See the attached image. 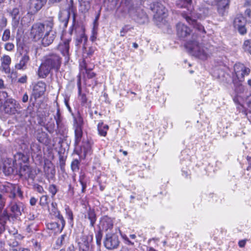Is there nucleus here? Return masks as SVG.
Returning a JSON list of instances; mask_svg holds the SVG:
<instances>
[{
	"mask_svg": "<svg viewBox=\"0 0 251 251\" xmlns=\"http://www.w3.org/2000/svg\"><path fill=\"white\" fill-rule=\"evenodd\" d=\"M59 251H75V250L74 245H71L68 247L66 251L64 249H61Z\"/></svg>",
	"mask_w": 251,
	"mask_h": 251,
	"instance_id": "64",
	"label": "nucleus"
},
{
	"mask_svg": "<svg viewBox=\"0 0 251 251\" xmlns=\"http://www.w3.org/2000/svg\"><path fill=\"white\" fill-rule=\"evenodd\" d=\"M23 148H24V152H17L16 154H15L14 156V160L13 161L16 165L19 164L20 166H22V164L23 163H27L29 161V155L28 154V149L27 145L24 143L23 146L22 147V149Z\"/></svg>",
	"mask_w": 251,
	"mask_h": 251,
	"instance_id": "9",
	"label": "nucleus"
},
{
	"mask_svg": "<svg viewBox=\"0 0 251 251\" xmlns=\"http://www.w3.org/2000/svg\"><path fill=\"white\" fill-rule=\"evenodd\" d=\"M80 6L82 11H87L90 8V4L89 1H81L80 2Z\"/></svg>",
	"mask_w": 251,
	"mask_h": 251,
	"instance_id": "39",
	"label": "nucleus"
},
{
	"mask_svg": "<svg viewBox=\"0 0 251 251\" xmlns=\"http://www.w3.org/2000/svg\"><path fill=\"white\" fill-rule=\"evenodd\" d=\"M228 8H222L221 7H217L218 12L220 15L224 16L225 15L226 13V10Z\"/></svg>",
	"mask_w": 251,
	"mask_h": 251,
	"instance_id": "57",
	"label": "nucleus"
},
{
	"mask_svg": "<svg viewBox=\"0 0 251 251\" xmlns=\"http://www.w3.org/2000/svg\"><path fill=\"white\" fill-rule=\"evenodd\" d=\"M11 99V98H8V95L7 92L5 91L0 92V104H3L7 101V100Z\"/></svg>",
	"mask_w": 251,
	"mask_h": 251,
	"instance_id": "38",
	"label": "nucleus"
},
{
	"mask_svg": "<svg viewBox=\"0 0 251 251\" xmlns=\"http://www.w3.org/2000/svg\"><path fill=\"white\" fill-rule=\"evenodd\" d=\"M16 193H17L18 196L21 199L23 198V193L21 190V188L18 185H16Z\"/></svg>",
	"mask_w": 251,
	"mask_h": 251,
	"instance_id": "60",
	"label": "nucleus"
},
{
	"mask_svg": "<svg viewBox=\"0 0 251 251\" xmlns=\"http://www.w3.org/2000/svg\"><path fill=\"white\" fill-rule=\"evenodd\" d=\"M19 9L18 8H14L10 12V15L12 18V25L14 28H16L18 26L19 23Z\"/></svg>",
	"mask_w": 251,
	"mask_h": 251,
	"instance_id": "27",
	"label": "nucleus"
},
{
	"mask_svg": "<svg viewBox=\"0 0 251 251\" xmlns=\"http://www.w3.org/2000/svg\"><path fill=\"white\" fill-rule=\"evenodd\" d=\"M246 20L241 14L237 15L234 20V26L237 29L241 35H244L247 33V29L245 27Z\"/></svg>",
	"mask_w": 251,
	"mask_h": 251,
	"instance_id": "11",
	"label": "nucleus"
},
{
	"mask_svg": "<svg viewBox=\"0 0 251 251\" xmlns=\"http://www.w3.org/2000/svg\"><path fill=\"white\" fill-rule=\"evenodd\" d=\"M84 218L89 221L90 226L94 227L97 219L95 210L89 207L84 215Z\"/></svg>",
	"mask_w": 251,
	"mask_h": 251,
	"instance_id": "23",
	"label": "nucleus"
},
{
	"mask_svg": "<svg viewBox=\"0 0 251 251\" xmlns=\"http://www.w3.org/2000/svg\"><path fill=\"white\" fill-rule=\"evenodd\" d=\"M92 143L91 141L87 140L82 142L81 146V150L85 155L90 154L91 153V147Z\"/></svg>",
	"mask_w": 251,
	"mask_h": 251,
	"instance_id": "29",
	"label": "nucleus"
},
{
	"mask_svg": "<svg viewBox=\"0 0 251 251\" xmlns=\"http://www.w3.org/2000/svg\"><path fill=\"white\" fill-rule=\"evenodd\" d=\"M44 171L48 180L53 179L55 174V170L52 164L50 163H45L44 167Z\"/></svg>",
	"mask_w": 251,
	"mask_h": 251,
	"instance_id": "24",
	"label": "nucleus"
},
{
	"mask_svg": "<svg viewBox=\"0 0 251 251\" xmlns=\"http://www.w3.org/2000/svg\"><path fill=\"white\" fill-rule=\"evenodd\" d=\"M79 161L77 159L74 160L71 163V168L74 172L79 170Z\"/></svg>",
	"mask_w": 251,
	"mask_h": 251,
	"instance_id": "48",
	"label": "nucleus"
},
{
	"mask_svg": "<svg viewBox=\"0 0 251 251\" xmlns=\"http://www.w3.org/2000/svg\"><path fill=\"white\" fill-rule=\"evenodd\" d=\"M211 13V11L208 8L204 7L200 8L198 12L199 17L200 18H205L210 15Z\"/></svg>",
	"mask_w": 251,
	"mask_h": 251,
	"instance_id": "32",
	"label": "nucleus"
},
{
	"mask_svg": "<svg viewBox=\"0 0 251 251\" xmlns=\"http://www.w3.org/2000/svg\"><path fill=\"white\" fill-rule=\"evenodd\" d=\"M71 39H65L62 40V42L60 43L58 46V50L61 52L62 55L69 60L70 56V42Z\"/></svg>",
	"mask_w": 251,
	"mask_h": 251,
	"instance_id": "17",
	"label": "nucleus"
},
{
	"mask_svg": "<svg viewBox=\"0 0 251 251\" xmlns=\"http://www.w3.org/2000/svg\"><path fill=\"white\" fill-rule=\"evenodd\" d=\"M234 71L236 77L239 80L242 81L244 79L245 75H248L250 72V70L248 68L245 67L243 65L234 67Z\"/></svg>",
	"mask_w": 251,
	"mask_h": 251,
	"instance_id": "22",
	"label": "nucleus"
},
{
	"mask_svg": "<svg viewBox=\"0 0 251 251\" xmlns=\"http://www.w3.org/2000/svg\"><path fill=\"white\" fill-rule=\"evenodd\" d=\"M53 216L58 219V223H59L60 224L62 225V227L65 226V221L63 216L61 214L60 212L57 213L56 215H54Z\"/></svg>",
	"mask_w": 251,
	"mask_h": 251,
	"instance_id": "45",
	"label": "nucleus"
},
{
	"mask_svg": "<svg viewBox=\"0 0 251 251\" xmlns=\"http://www.w3.org/2000/svg\"><path fill=\"white\" fill-rule=\"evenodd\" d=\"M67 129L60 124L59 126H57V133L60 135L62 137L65 138L67 137Z\"/></svg>",
	"mask_w": 251,
	"mask_h": 251,
	"instance_id": "34",
	"label": "nucleus"
},
{
	"mask_svg": "<svg viewBox=\"0 0 251 251\" xmlns=\"http://www.w3.org/2000/svg\"><path fill=\"white\" fill-rule=\"evenodd\" d=\"M6 201L5 194L0 193V205L4 206Z\"/></svg>",
	"mask_w": 251,
	"mask_h": 251,
	"instance_id": "58",
	"label": "nucleus"
},
{
	"mask_svg": "<svg viewBox=\"0 0 251 251\" xmlns=\"http://www.w3.org/2000/svg\"><path fill=\"white\" fill-rule=\"evenodd\" d=\"M109 128L108 126L104 125L103 122L99 123L98 125V130L99 134L100 136H105L107 134V131Z\"/></svg>",
	"mask_w": 251,
	"mask_h": 251,
	"instance_id": "31",
	"label": "nucleus"
},
{
	"mask_svg": "<svg viewBox=\"0 0 251 251\" xmlns=\"http://www.w3.org/2000/svg\"><path fill=\"white\" fill-rule=\"evenodd\" d=\"M81 30L82 31L79 36L77 37L75 39L76 46H79L81 44L84 45L87 41V37L85 35L82 28H81Z\"/></svg>",
	"mask_w": 251,
	"mask_h": 251,
	"instance_id": "30",
	"label": "nucleus"
},
{
	"mask_svg": "<svg viewBox=\"0 0 251 251\" xmlns=\"http://www.w3.org/2000/svg\"><path fill=\"white\" fill-rule=\"evenodd\" d=\"M199 41V38L197 40L194 39L189 41L186 43L185 47L192 55L201 59L205 60L209 56L211 51L208 48L200 44Z\"/></svg>",
	"mask_w": 251,
	"mask_h": 251,
	"instance_id": "2",
	"label": "nucleus"
},
{
	"mask_svg": "<svg viewBox=\"0 0 251 251\" xmlns=\"http://www.w3.org/2000/svg\"><path fill=\"white\" fill-rule=\"evenodd\" d=\"M229 0H220L217 3V7L228 8Z\"/></svg>",
	"mask_w": 251,
	"mask_h": 251,
	"instance_id": "46",
	"label": "nucleus"
},
{
	"mask_svg": "<svg viewBox=\"0 0 251 251\" xmlns=\"http://www.w3.org/2000/svg\"><path fill=\"white\" fill-rule=\"evenodd\" d=\"M49 191L51 194V197L53 198L58 191V189L56 185L54 184H51L49 186Z\"/></svg>",
	"mask_w": 251,
	"mask_h": 251,
	"instance_id": "49",
	"label": "nucleus"
},
{
	"mask_svg": "<svg viewBox=\"0 0 251 251\" xmlns=\"http://www.w3.org/2000/svg\"><path fill=\"white\" fill-rule=\"evenodd\" d=\"M74 121L75 145H78L80 143L83 135L82 121L80 118L78 120L75 119Z\"/></svg>",
	"mask_w": 251,
	"mask_h": 251,
	"instance_id": "14",
	"label": "nucleus"
},
{
	"mask_svg": "<svg viewBox=\"0 0 251 251\" xmlns=\"http://www.w3.org/2000/svg\"><path fill=\"white\" fill-rule=\"evenodd\" d=\"M9 245L11 247H16L19 245V243L15 240H10L8 243Z\"/></svg>",
	"mask_w": 251,
	"mask_h": 251,
	"instance_id": "61",
	"label": "nucleus"
},
{
	"mask_svg": "<svg viewBox=\"0 0 251 251\" xmlns=\"http://www.w3.org/2000/svg\"><path fill=\"white\" fill-rule=\"evenodd\" d=\"M19 104L13 99H8L2 104L4 112L9 115H14L17 112Z\"/></svg>",
	"mask_w": 251,
	"mask_h": 251,
	"instance_id": "13",
	"label": "nucleus"
},
{
	"mask_svg": "<svg viewBox=\"0 0 251 251\" xmlns=\"http://www.w3.org/2000/svg\"><path fill=\"white\" fill-rule=\"evenodd\" d=\"M66 237V234H63L60 237H58L56 241V246L57 248L61 247L64 243L65 238Z\"/></svg>",
	"mask_w": 251,
	"mask_h": 251,
	"instance_id": "43",
	"label": "nucleus"
},
{
	"mask_svg": "<svg viewBox=\"0 0 251 251\" xmlns=\"http://www.w3.org/2000/svg\"><path fill=\"white\" fill-rule=\"evenodd\" d=\"M77 86L78 89V94L80 96V100L82 103H85L87 102V99L85 94H81V82L79 80L77 82Z\"/></svg>",
	"mask_w": 251,
	"mask_h": 251,
	"instance_id": "36",
	"label": "nucleus"
},
{
	"mask_svg": "<svg viewBox=\"0 0 251 251\" xmlns=\"http://www.w3.org/2000/svg\"><path fill=\"white\" fill-rule=\"evenodd\" d=\"M245 15L248 18L249 22L251 23V10L250 9H247L245 12Z\"/></svg>",
	"mask_w": 251,
	"mask_h": 251,
	"instance_id": "59",
	"label": "nucleus"
},
{
	"mask_svg": "<svg viewBox=\"0 0 251 251\" xmlns=\"http://www.w3.org/2000/svg\"><path fill=\"white\" fill-rule=\"evenodd\" d=\"M0 61V70L6 74H9L10 73V65L11 62L10 57L4 54L1 57Z\"/></svg>",
	"mask_w": 251,
	"mask_h": 251,
	"instance_id": "18",
	"label": "nucleus"
},
{
	"mask_svg": "<svg viewBox=\"0 0 251 251\" xmlns=\"http://www.w3.org/2000/svg\"><path fill=\"white\" fill-rule=\"evenodd\" d=\"M43 126L49 133H52L53 132L55 128V124L51 118L50 119V121H49L46 124L44 125Z\"/></svg>",
	"mask_w": 251,
	"mask_h": 251,
	"instance_id": "33",
	"label": "nucleus"
},
{
	"mask_svg": "<svg viewBox=\"0 0 251 251\" xmlns=\"http://www.w3.org/2000/svg\"><path fill=\"white\" fill-rule=\"evenodd\" d=\"M10 31L9 29H6L4 30L2 34L1 40L3 41L6 42L10 39Z\"/></svg>",
	"mask_w": 251,
	"mask_h": 251,
	"instance_id": "42",
	"label": "nucleus"
},
{
	"mask_svg": "<svg viewBox=\"0 0 251 251\" xmlns=\"http://www.w3.org/2000/svg\"><path fill=\"white\" fill-rule=\"evenodd\" d=\"M19 173L21 176L24 177L26 180L30 179L33 180L37 175L36 171L27 165L21 166Z\"/></svg>",
	"mask_w": 251,
	"mask_h": 251,
	"instance_id": "10",
	"label": "nucleus"
},
{
	"mask_svg": "<svg viewBox=\"0 0 251 251\" xmlns=\"http://www.w3.org/2000/svg\"><path fill=\"white\" fill-rule=\"evenodd\" d=\"M129 29L130 28L128 25H125L120 31V36L122 37L124 36L126 33H127Z\"/></svg>",
	"mask_w": 251,
	"mask_h": 251,
	"instance_id": "56",
	"label": "nucleus"
},
{
	"mask_svg": "<svg viewBox=\"0 0 251 251\" xmlns=\"http://www.w3.org/2000/svg\"><path fill=\"white\" fill-rule=\"evenodd\" d=\"M183 17L186 20V21L190 24L193 25V27L198 31L196 34H200L201 35L204 34L206 31L204 29V26L200 23H198L197 20L192 18V15L191 13L182 14Z\"/></svg>",
	"mask_w": 251,
	"mask_h": 251,
	"instance_id": "8",
	"label": "nucleus"
},
{
	"mask_svg": "<svg viewBox=\"0 0 251 251\" xmlns=\"http://www.w3.org/2000/svg\"><path fill=\"white\" fill-rule=\"evenodd\" d=\"M47 1V0H30L29 8L31 12L37 13L45 5Z\"/></svg>",
	"mask_w": 251,
	"mask_h": 251,
	"instance_id": "20",
	"label": "nucleus"
},
{
	"mask_svg": "<svg viewBox=\"0 0 251 251\" xmlns=\"http://www.w3.org/2000/svg\"><path fill=\"white\" fill-rule=\"evenodd\" d=\"M75 12L76 8L74 6L73 0H70L68 2L67 7L64 10L60 12L59 15V19L60 21L64 22V25L67 26L69 18L72 15L73 17V25L70 28L69 32L71 35L73 34L74 30L76 32L79 28V27L77 26L75 24Z\"/></svg>",
	"mask_w": 251,
	"mask_h": 251,
	"instance_id": "3",
	"label": "nucleus"
},
{
	"mask_svg": "<svg viewBox=\"0 0 251 251\" xmlns=\"http://www.w3.org/2000/svg\"><path fill=\"white\" fill-rule=\"evenodd\" d=\"M113 227V221L111 218L104 216L101 218L100 226L101 230L107 231L109 229L111 230Z\"/></svg>",
	"mask_w": 251,
	"mask_h": 251,
	"instance_id": "19",
	"label": "nucleus"
},
{
	"mask_svg": "<svg viewBox=\"0 0 251 251\" xmlns=\"http://www.w3.org/2000/svg\"><path fill=\"white\" fill-rule=\"evenodd\" d=\"M47 26V31L40 39L41 44L44 47H48L51 45L56 37V32L52 30L53 23L50 26Z\"/></svg>",
	"mask_w": 251,
	"mask_h": 251,
	"instance_id": "6",
	"label": "nucleus"
},
{
	"mask_svg": "<svg viewBox=\"0 0 251 251\" xmlns=\"http://www.w3.org/2000/svg\"><path fill=\"white\" fill-rule=\"evenodd\" d=\"M48 199V197L47 196H43L41 197L40 199V204L41 205H45L47 203V201Z\"/></svg>",
	"mask_w": 251,
	"mask_h": 251,
	"instance_id": "63",
	"label": "nucleus"
},
{
	"mask_svg": "<svg viewBox=\"0 0 251 251\" xmlns=\"http://www.w3.org/2000/svg\"><path fill=\"white\" fill-rule=\"evenodd\" d=\"M14 47L15 46L13 43L8 42L4 45V49L7 51H11L14 49Z\"/></svg>",
	"mask_w": 251,
	"mask_h": 251,
	"instance_id": "54",
	"label": "nucleus"
},
{
	"mask_svg": "<svg viewBox=\"0 0 251 251\" xmlns=\"http://www.w3.org/2000/svg\"><path fill=\"white\" fill-rule=\"evenodd\" d=\"M51 209L50 212V214L53 216L54 215H56V214L60 211L57 208V204L55 202H52L51 204Z\"/></svg>",
	"mask_w": 251,
	"mask_h": 251,
	"instance_id": "47",
	"label": "nucleus"
},
{
	"mask_svg": "<svg viewBox=\"0 0 251 251\" xmlns=\"http://www.w3.org/2000/svg\"><path fill=\"white\" fill-rule=\"evenodd\" d=\"M46 90V84L44 82L39 81L34 86V96L36 100L43 96Z\"/></svg>",
	"mask_w": 251,
	"mask_h": 251,
	"instance_id": "21",
	"label": "nucleus"
},
{
	"mask_svg": "<svg viewBox=\"0 0 251 251\" xmlns=\"http://www.w3.org/2000/svg\"><path fill=\"white\" fill-rule=\"evenodd\" d=\"M84 69L88 78H92L95 76L96 74L94 72H91V69H88L86 66L84 67Z\"/></svg>",
	"mask_w": 251,
	"mask_h": 251,
	"instance_id": "53",
	"label": "nucleus"
},
{
	"mask_svg": "<svg viewBox=\"0 0 251 251\" xmlns=\"http://www.w3.org/2000/svg\"><path fill=\"white\" fill-rule=\"evenodd\" d=\"M53 23L52 20L45 21L44 23H35L31 27L30 36L35 41L40 40L45 32L47 31V26H50Z\"/></svg>",
	"mask_w": 251,
	"mask_h": 251,
	"instance_id": "5",
	"label": "nucleus"
},
{
	"mask_svg": "<svg viewBox=\"0 0 251 251\" xmlns=\"http://www.w3.org/2000/svg\"><path fill=\"white\" fill-rule=\"evenodd\" d=\"M33 187H34V190L39 193L42 194L44 192V190L43 187L38 184H36L34 185Z\"/></svg>",
	"mask_w": 251,
	"mask_h": 251,
	"instance_id": "55",
	"label": "nucleus"
},
{
	"mask_svg": "<svg viewBox=\"0 0 251 251\" xmlns=\"http://www.w3.org/2000/svg\"><path fill=\"white\" fill-rule=\"evenodd\" d=\"M251 48V41L250 40H245L243 45V49L246 51Z\"/></svg>",
	"mask_w": 251,
	"mask_h": 251,
	"instance_id": "51",
	"label": "nucleus"
},
{
	"mask_svg": "<svg viewBox=\"0 0 251 251\" xmlns=\"http://www.w3.org/2000/svg\"><path fill=\"white\" fill-rule=\"evenodd\" d=\"M102 233L101 230L100 229L98 232L96 234V243L98 246L97 251H100V247L101 245V241L102 238Z\"/></svg>",
	"mask_w": 251,
	"mask_h": 251,
	"instance_id": "35",
	"label": "nucleus"
},
{
	"mask_svg": "<svg viewBox=\"0 0 251 251\" xmlns=\"http://www.w3.org/2000/svg\"><path fill=\"white\" fill-rule=\"evenodd\" d=\"M192 0H179L177 2V5L179 7H186L190 5Z\"/></svg>",
	"mask_w": 251,
	"mask_h": 251,
	"instance_id": "40",
	"label": "nucleus"
},
{
	"mask_svg": "<svg viewBox=\"0 0 251 251\" xmlns=\"http://www.w3.org/2000/svg\"><path fill=\"white\" fill-rule=\"evenodd\" d=\"M100 16V13H99L97 15V16L95 17V19L93 22L94 28H97V27L98 26V25H99L98 20L99 19Z\"/></svg>",
	"mask_w": 251,
	"mask_h": 251,
	"instance_id": "62",
	"label": "nucleus"
},
{
	"mask_svg": "<svg viewBox=\"0 0 251 251\" xmlns=\"http://www.w3.org/2000/svg\"><path fill=\"white\" fill-rule=\"evenodd\" d=\"M65 211L66 215L68 219H69L71 221H73V214L72 210L68 206H67L65 208Z\"/></svg>",
	"mask_w": 251,
	"mask_h": 251,
	"instance_id": "52",
	"label": "nucleus"
},
{
	"mask_svg": "<svg viewBox=\"0 0 251 251\" xmlns=\"http://www.w3.org/2000/svg\"><path fill=\"white\" fill-rule=\"evenodd\" d=\"M10 210L11 213L9 214L7 211L6 210H3V208L1 206H0V209L1 210V212L0 213H2L3 212H6L7 216V219L5 220V222L4 224V227L5 228V224L6 221L9 219L11 217L12 219H19L20 216L22 215V213L24 212L25 209V205L20 201H12L10 202L9 205Z\"/></svg>",
	"mask_w": 251,
	"mask_h": 251,
	"instance_id": "4",
	"label": "nucleus"
},
{
	"mask_svg": "<svg viewBox=\"0 0 251 251\" xmlns=\"http://www.w3.org/2000/svg\"><path fill=\"white\" fill-rule=\"evenodd\" d=\"M176 30L177 36L182 40H184L188 36H190L191 33V29L181 23H179L176 25Z\"/></svg>",
	"mask_w": 251,
	"mask_h": 251,
	"instance_id": "15",
	"label": "nucleus"
},
{
	"mask_svg": "<svg viewBox=\"0 0 251 251\" xmlns=\"http://www.w3.org/2000/svg\"><path fill=\"white\" fill-rule=\"evenodd\" d=\"M15 163L11 159L5 160L3 163V172L5 176H10L18 173V170L15 167Z\"/></svg>",
	"mask_w": 251,
	"mask_h": 251,
	"instance_id": "16",
	"label": "nucleus"
},
{
	"mask_svg": "<svg viewBox=\"0 0 251 251\" xmlns=\"http://www.w3.org/2000/svg\"><path fill=\"white\" fill-rule=\"evenodd\" d=\"M66 157L59 153V165L62 171H65V166Z\"/></svg>",
	"mask_w": 251,
	"mask_h": 251,
	"instance_id": "37",
	"label": "nucleus"
},
{
	"mask_svg": "<svg viewBox=\"0 0 251 251\" xmlns=\"http://www.w3.org/2000/svg\"><path fill=\"white\" fill-rule=\"evenodd\" d=\"M141 0H122V2L125 3L127 5L130 6V7L134 6L138 4Z\"/></svg>",
	"mask_w": 251,
	"mask_h": 251,
	"instance_id": "41",
	"label": "nucleus"
},
{
	"mask_svg": "<svg viewBox=\"0 0 251 251\" xmlns=\"http://www.w3.org/2000/svg\"><path fill=\"white\" fill-rule=\"evenodd\" d=\"M37 140L39 142L47 145L49 143V138L48 134L42 129L38 130L36 135Z\"/></svg>",
	"mask_w": 251,
	"mask_h": 251,
	"instance_id": "26",
	"label": "nucleus"
},
{
	"mask_svg": "<svg viewBox=\"0 0 251 251\" xmlns=\"http://www.w3.org/2000/svg\"><path fill=\"white\" fill-rule=\"evenodd\" d=\"M16 184L6 182L3 186H0V192L7 194L9 198L14 199L16 196Z\"/></svg>",
	"mask_w": 251,
	"mask_h": 251,
	"instance_id": "12",
	"label": "nucleus"
},
{
	"mask_svg": "<svg viewBox=\"0 0 251 251\" xmlns=\"http://www.w3.org/2000/svg\"><path fill=\"white\" fill-rule=\"evenodd\" d=\"M29 61V56L27 53H25L22 56L19 63H17L15 67L17 70H25L27 68V64Z\"/></svg>",
	"mask_w": 251,
	"mask_h": 251,
	"instance_id": "25",
	"label": "nucleus"
},
{
	"mask_svg": "<svg viewBox=\"0 0 251 251\" xmlns=\"http://www.w3.org/2000/svg\"><path fill=\"white\" fill-rule=\"evenodd\" d=\"M47 227L49 229L54 231V232L60 233L64 227H62V225L60 224L58 222H54L47 224Z\"/></svg>",
	"mask_w": 251,
	"mask_h": 251,
	"instance_id": "28",
	"label": "nucleus"
},
{
	"mask_svg": "<svg viewBox=\"0 0 251 251\" xmlns=\"http://www.w3.org/2000/svg\"><path fill=\"white\" fill-rule=\"evenodd\" d=\"M103 243L106 249L113 250L117 248L120 241L118 235L116 234L107 233L105 235Z\"/></svg>",
	"mask_w": 251,
	"mask_h": 251,
	"instance_id": "7",
	"label": "nucleus"
},
{
	"mask_svg": "<svg viewBox=\"0 0 251 251\" xmlns=\"http://www.w3.org/2000/svg\"><path fill=\"white\" fill-rule=\"evenodd\" d=\"M61 64V58L56 54H50L45 57V60L38 69L39 77L45 78L51 70L58 71Z\"/></svg>",
	"mask_w": 251,
	"mask_h": 251,
	"instance_id": "1",
	"label": "nucleus"
},
{
	"mask_svg": "<svg viewBox=\"0 0 251 251\" xmlns=\"http://www.w3.org/2000/svg\"><path fill=\"white\" fill-rule=\"evenodd\" d=\"M30 149L32 152L36 153L40 151V146L38 144L32 142L30 145Z\"/></svg>",
	"mask_w": 251,
	"mask_h": 251,
	"instance_id": "44",
	"label": "nucleus"
},
{
	"mask_svg": "<svg viewBox=\"0 0 251 251\" xmlns=\"http://www.w3.org/2000/svg\"><path fill=\"white\" fill-rule=\"evenodd\" d=\"M54 119L56 121L57 126H59L60 124H62L61 114L59 109H57L56 115L54 116Z\"/></svg>",
	"mask_w": 251,
	"mask_h": 251,
	"instance_id": "50",
	"label": "nucleus"
}]
</instances>
